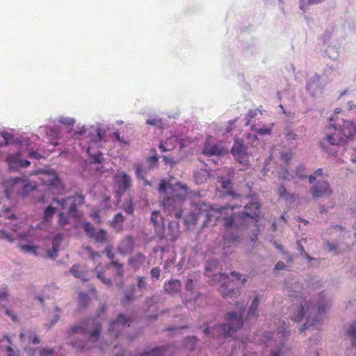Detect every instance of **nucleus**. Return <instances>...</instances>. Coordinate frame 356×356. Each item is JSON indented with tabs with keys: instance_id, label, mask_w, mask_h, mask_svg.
I'll return each mask as SVG.
<instances>
[{
	"instance_id": "20e7f679",
	"label": "nucleus",
	"mask_w": 356,
	"mask_h": 356,
	"mask_svg": "<svg viewBox=\"0 0 356 356\" xmlns=\"http://www.w3.org/2000/svg\"><path fill=\"white\" fill-rule=\"evenodd\" d=\"M236 310L237 311L227 313V316H226L227 323H222L213 327H206L203 332L206 334H211L212 337L217 338H226L233 334L243 326L241 317L244 313V306L237 302L236 303Z\"/></svg>"
},
{
	"instance_id": "e433bc0d",
	"label": "nucleus",
	"mask_w": 356,
	"mask_h": 356,
	"mask_svg": "<svg viewBox=\"0 0 356 356\" xmlns=\"http://www.w3.org/2000/svg\"><path fill=\"white\" fill-rule=\"evenodd\" d=\"M56 212V209L51 206L47 207L44 211L43 219L44 221H49Z\"/></svg>"
},
{
	"instance_id": "1a4fd4ad",
	"label": "nucleus",
	"mask_w": 356,
	"mask_h": 356,
	"mask_svg": "<svg viewBox=\"0 0 356 356\" xmlns=\"http://www.w3.org/2000/svg\"><path fill=\"white\" fill-rule=\"evenodd\" d=\"M54 202L58 203L61 209L67 210L70 214H74L76 212L77 207L83 203L84 197L82 195H74L61 200L54 198Z\"/></svg>"
},
{
	"instance_id": "5fc2aeb1",
	"label": "nucleus",
	"mask_w": 356,
	"mask_h": 356,
	"mask_svg": "<svg viewBox=\"0 0 356 356\" xmlns=\"http://www.w3.org/2000/svg\"><path fill=\"white\" fill-rule=\"evenodd\" d=\"M58 223L60 225H65L68 222L67 217L64 214L63 212H60L58 215Z\"/></svg>"
},
{
	"instance_id": "393cba45",
	"label": "nucleus",
	"mask_w": 356,
	"mask_h": 356,
	"mask_svg": "<svg viewBox=\"0 0 356 356\" xmlns=\"http://www.w3.org/2000/svg\"><path fill=\"white\" fill-rule=\"evenodd\" d=\"M168 346H159L142 353L140 356H162Z\"/></svg>"
},
{
	"instance_id": "7c9ffc66",
	"label": "nucleus",
	"mask_w": 356,
	"mask_h": 356,
	"mask_svg": "<svg viewBox=\"0 0 356 356\" xmlns=\"http://www.w3.org/2000/svg\"><path fill=\"white\" fill-rule=\"evenodd\" d=\"M220 182L221 183V186L224 189H227V193L229 195H232L233 197L236 198L238 197L239 195L236 193H235L232 189L229 188L231 181L229 179H225L224 178H221L220 180Z\"/></svg>"
},
{
	"instance_id": "ddd939ff",
	"label": "nucleus",
	"mask_w": 356,
	"mask_h": 356,
	"mask_svg": "<svg viewBox=\"0 0 356 356\" xmlns=\"http://www.w3.org/2000/svg\"><path fill=\"white\" fill-rule=\"evenodd\" d=\"M228 152L227 149L221 146L220 144L211 145L209 143V139L207 138L205 141L202 154L205 156H223L227 154Z\"/></svg>"
},
{
	"instance_id": "4d7b16f0",
	"label": "nucleus",
	"mask_w": 356,
	"mask_h": 356,
	"mask_svg": "<svg viewBox=\"0 0 356 356\" xmlns=\"http://www.w3.org/2000/svg\"><path fill=\"white\" fill-rule=\"evenodd\" d=\"M281 156L286 161V163H289V162L292 158V153L290 151L282 152L281 153Z\"/></svg>"
},
{
	"instance_id": "f704fd0d",
	"label": "nucleus",
	"mask_w": 356,
	"mask_h": 356,
	"mask_svg": "<svg viewBox=\"0 0 356 356\" xmlns=\"http://www.w3.org/2000/svg\"><path fill=\"white\" fill-rule=\"evenodd\" d=\"M108 266H113L115 269V275L118 277H123L124 270L123 265L116 261H112L109 263Z\"/></svg>"
},
{
	"instance_id": "e2e57ef3",
	"label": "nucleus",
	"mask_w": 356,
	"mask_h": 356,
	"mask_svg": "<svg viewBox=\"0 0 356 356\" xmlns=\"http://www.w3.org/2000/svg\"><path fill=\"white\" fill-rule=\"evenodd\" d=\"M35 188H36V186L31 187L30 186L26 184L24 186L22 191L20 192V194L22 196H25V195H28L29 189L34 190V189H35Z\"/></svg>"
},
{
	"instance_id": "338daca9",
	"label": "nucleus",
	"mask_w": 356,
	"mask_h": 356,
	"mask_svg": "<svg viewBox=\"0 0 356 356\" xmlns=\"http://www.w3.org/2000/svg\"><path fill=\"white\" fill-rule=\"evenodd\" d=\"M194 289V282L193 280L188 279L186 281V290L193 291Z\"/></svg>"
},
{
	"instance_id": "4468645a",
	"label": "nucleus",
	"mask_w": 356,
	"mask_h": 356,
	"mask_svg": "<svg viewBox=\"0 0 356 356\" xmlns=\"http://www.w3.org/2000/svg\"><path fill=\"white\" fill-rule=\"evenodd\" d=\"M151 222L158 237L163 238L165 236V225L163 218L159 211H154L152 213Z\"/></svg>"
},
{
	"instance_id": "2eb2a0df",
	"label": "nucleus",
	"mask_w": 356,
	"mask_h": 356,
	"mask_svg": "<svg viewBox=\"0 0 356 356\" xmlns=\"http://www.w3.org/2000/svg\"><path fill=\"white\" fill-rule=\"evenodd\" d=\"M130 323V318L123 316L122 314H120L118 317L115 321L111 322L109 324L108 331L109 332H115V337L118 338L119 332L126 326H129Z\"/></svg>"
},
{
	"instance_id": "f03ea898",
	"label": "nucleus",
	"mask_w": 356,
	"mask_h": 356,
	"mask_svg": "<svg viewBox=\"0 0 356 356\" xmlns=\"http://www.w3.org/2000/svg\"><path fill=\"white\" fill-rule=\"evenodd\" d=\"M102 332V325L97 321L96 318H88L76 325L72 326L71 330L68 331L70 336L80 334L83 336L89 335L88 341L85 342L81 339H75L71 341L72 347L79 350H88L90 346L88 343H94L97 342L99 335Z\"/></svg>"
},
{
	"instance_id": "49530a36",
	"label": "nucleus",
	"mask_w": 356,
	"mask_h": 356,
	"mask_svg": "<svg viewBox=\"0 0 356 356\" xmlns=\"http://www.w3.org/2000/svg\"><path fill=\"white\" fill-rule=\"evenodd\" d=\"M134 293H136V289L134 286H131V288L127 290V292H126V295H124V300L127 302L132 300L133 298H134Z\"/></svg>"
},
{
	"instance_id": "bb28decb",
	"label": "nucleus",
	"mask_w": 356,
	"mask_h": 356,
	"mask_svg": "<svg viewBox=\"0 0 356 356\" xmlns=\"http://www.w3.org/2000/svg\"><path fill=\"white\" fill-rule=\"evenodd\" d=\"M91 238H94L97 243H100L109 242L107 232L104 229L96 230Z\"/></svg>"
},
{
	"instance_id": "412c9836",
	"label": "nucleus",
	"mask_w": 356,
	"mask_h": 356,
	"mask_svg": "<svg viewBox=\"0 0 356 356\" xmlns=\"http://www.w3.org/2000/svg\"><path fill=\"white\" fill-rule=\"evenodd\" d=\"M124 218L122 213H117L111 221V226L116 231L120 232L123 228Z\"/></svg>"
},
{
	"instance_id": "f257e3e1",
	"label": "nucleus",
	"mask_w": 356,
	"mask_h": 356,
	"mask_svg": "<svg viewBox=\"0 0 356 356\" xmlns=\"http://www.w3.org/2000/svg\"><path fill=\"white\" fill-rule=\"evenodd\" d=\"M261 205L257 201H253L245 206V211L238 214L233 213L235 207L226 205L219 208H214L204 202H200L186 216L185 223L188 228L197 224L199 220L202 221V225L206 226L212 219L224 220V227L227 230H238L248 225L252 220L254 222L259 218Z\"/></svg>"
},
{
	"instance_id": "f8f14e48",
	"label": "nucleus",
	"mask_w": 356,
	"mask_h": 356,
	"mask_svg": "<svg viewBox=\"0 0 356 356\" xmlns=\"http://www.w3.org/2000/svg\"><path fill=\"white\" fill-rule=\"evenodd\" d=\"M310 192L313 197L318 198L329 196L332 193L330 184L327 181H318L310 188Z\"/></svg>"
},
{
	"instance_id": "3c124183",
	"label": "nucleus",
	"mask_w": 356,
	"mask_h": 356,
	"mask_svg": "<svg viewBox=\"0 0 356 356\" xmlns=\"http://www.w3.org/2000/svg\"><path fill=\"white\" fill-rule=\"evenodd\" d=\"M146 172L143 167L140 165H138L136 169V174L138 178L144 179Z\"/></svg>"
},
{
	"instance_id": "8fccbe9b",
	"label": "nucleus",
	"mask_w": 356,
	"mask_h": 356,
	"mask_svg": "<svg viewBox=\"0 0 356 356\" xmlns=\"http://www.w3.org/2000/svg\"><path fill=\"white\" fill-rule=\"evenodd\" d=\"M323 169L319 168L315 171L314 175H311L309 177V181L310 184H312L316 180V179L318 177H323Z\"/></svg>"
},
{
	"instance_id": "680f3d73",
	"label": "nucleus",
	"mask_w": 356,
	"mask_h": 356,
	"mask_svg": "<svg viewBox=\"0 0 356 356\" xmlns=\"http://www.w3.org/2000/svg\"><path fill=\"white\" fill-rule=\"evenodd\" d=\"M305 171V167L302 165H300L296 170V175L300 178H306L307 176L303 175Z\"/></svg>"
},
{
	"instance_id": "864d4df0",
	"label": "nucleus",
	"mask_w": 356,
	"mask_h": 356,
	"mask_svg": "<svg viewBox=\"0 0 356 356\" xmlns=\"http://www.w3.org/2000/svg\"><path fill=\"white\" fill-rule=\"evenodd\" d=\"M159 160V157L156 155H152L147 158V162L149 163V165L151 168H153L156 165Z\"/></svg>"
},
{
	"instance_id": "69168bd1",
	"label": "nucleus",
	"mask_w": 356,
	"mask_h": 356,
	"mask_svg": "<svg viewBox=\"0 0 356 356\" xmlns=\"http://www.w3.org/2000/svg\"><path fill=\"white\" fill-rule=\"evenodd\" d=\"M161 275V270L158 267H155L151 270V276L156 279H159V276Z\"/></svg>"
},
{
	"instance_id": "9d476101",
	"label": "nucleus",
	"mask_w": 356,
	"mask_h": 356,
	"mask_svg": "<svg viewBox=\"0 0 356 356\" xmlns=\"http://www.w3.org/2000/svg\"><path fill=\"white\" fill-rule=\"evenodd\" d=\"M231 152L240 163L244 165L248 164L247 149L243 139H235Z\"/></svg>"
},
{
	"instance_id": "4be33fe9",
	"label": "nucleus",
	"mask_w": 356,
	"mask_h": 356,
	"mask_svg": "<svg viewBox=\"0 0 356 356\" xmlns=\"http://www.w3.org/2000/svg\"><path fill=\"white\" fill-rule=\"evenodd\" d=\"M119 177L120 178V181H118V187L120 190L124 192L131 186V177L124 172L120 174Z\"/></svg>"
},
{
	"instance_id": "de8ad7c7",
	"label": "nucleus",
	"mask_w": 356,
	"mask_h": 356,
	"mask_svg": "<svg viewBox=\"0 0 356 356\" xmlns=\"http://www.w3.org/2000/svg\"><path fill=\"white\" fill-rule=\"evenodd\" d=\"M147 124L160 127L162 126V121L161 119H158L156 118H150L147 120Z\"/></svg>"
},
{
	"instance_id": "0eeeda50",
	"label": "nucleus",
	"mask_w": 356,
	"mask_h": 356,
	"mask_svg": "<svg viewBox=\"0 0 356 356\" xmlns=\"http://www.w3.org/2000/svg\"><path fill=\"white\" fill-rule=\"evenodd\" d=\"M167 190L170 194L173 195L183 203H184L186 197L191 193L190 188L185 184L177 182L173 187L171 185L168 186L165 180H161L159 186V193L163 195Z\"/></svg>"
},
{
	"instance_id": "c03bdc74",
	"label": "nucleus",
	"mask_w": 356,
	"mask_h": 356,
	"mask_svg": "<svg viewBox=\"0 0 356 356\" xmlns=\"http://www.w3.org/2000/svg\"><path fill=\"white\" fill-rule=\"evenodd\" d=\"M26 179H22L20 177L10 178L6 181V184L9 186H15L19 183L25 182Z\"/></svg>"
},
{
	"instance_id": "aec40b11",
	"label": "nucleus",
	"mask_w": 356,
	"mask_h": 356,
	"mask_svg": "<svg viewBox=\"0 0 356 356\" xmlns=\"http://www.w3.org/2000/svg\"><path fill=\"white\" fill-rule=\"evenodd\" d=\"M6 161L10 169L13 170H19L21 165V154H9Z\"/></svg>"
},
{
	"instance_id": "dca6fc26",
	"label": "nucleus",
	"mask_w": 356,
	"mask_h": 356,
	"mask_svg": "<svg viewBox=\"0 0 356 356\" xmlns=\"http://www.w3.org/2000/svg\"><path fill=\"white\" fill-rule=\"evenodd\" d=\"M180 236L179 225L177 222L172 221L168 223V229H165V236L167 240L175 241Z\"/></svg>"
},
{
	"instance_id": "6e6d98bb",
	"label": "nucleus",
	"mask_w": 356,
	"mask_h": 356,
	"mask_svg": "<svg viewBox=\"0 0 356 356\" xmlns=\"http://www.w3.org/2000/svg\"><path fill=\"white\" fill-rule=\"evenodd\" d=\"M63 240V234L58 233L56 235L52 241V245H59Z\"/></svg>"
},
{
	"instance_id": "423d86ee",
	"label": "nucleus",
	"mask_w": 356,
	"mask_h": 356,
	"mask_svg": "<svg viewBox=\"0 0 356 356\" xmlns=\"http://www.w3.org/2000/svg\"><path fill=\"white\" fill-rule=\"evenodd\" d=\"M218 266V262L216 260H211L206 265L204 275L212 280V282H222L220 286V293L223 298H234L238 296L239 290L232 284V282L228 281V275L223 273H214Z\"/></svg>"
},
{
	"instance_id": "9b49d317",
	"label": "nucleus",
	"mask_w": 356,
	"mask_h": 356,
	"mask_svg": "<svg viewBox=\"0 0 356 356\" xmlns=\"http://www.w3.org/2000/svg\"><path fill=\"white\" fill-rule=\"evenodd\" d=\"M39 179L43 186H48L51 189L63 188V184L55 171L50 170L41 173Z\"/></svg>"
},
{
	"instance_id": "c9c22d12",
	"label": "nucleus",
	"mask_w": 356,
	"mask_h": 356,
	"mask_svg": "<svg viewBox=\"0 0 356 356\" xmlns=\"http://www.w3.org/2000/svg\"><path fill=\"white\" fill-rule=\"evenodd\" d=\"M273 124L270 126H263L261 128L257 129L254 125L252 127V130L255 131L259 135H266V134H270L272 130Z\"/></svg>"
},
{
	"instance_id": "5701e85b",
	"label": "nucleus",
	"mask_w": 356,
	"mask_h": 356,
	"mask_svg": "<svg viewBox=\"0 0 356 356\" xmlns=\"http://www.w3.org/2000/svg\"><path fill=\"white\" fill-rule=\"evenodd\" d=\"M177 141V137H171L166 140L165 142H161L159 144V148L161 150V152H168L171 151L174 149L175 146L173 143Z\"/></svg>"
},
{
	"instance_id": "0e129e2a",
	"label": "nucleus",
	"mask_w": 356,
	"mask_h": 356,
	"mask_svg": "<svg viewBox=\"0 0 356 356\" xmlns=\"http://www.w3.org/2000/svg\"><path fill=\"white\" fill-rule=\"evenodd\" d=\"M8 298V289L3 287L0 289V300H5Z\"/></svg>"
},
{
	"instance_id": "052dcab7",
	"label": "nucleus",
	"mask_w": 356,
	"mask_h": 356,
	"mask_svg": "<svg viewBox=\"0 0 356 356\" xmlns=\"http://www.w3.org/2000/svg\"><path fill=\"white\" fill-rule=\"evenodd\" d=\"M137 280H138V282H137V287L140 289H145V286H147V284L145 283V278L144 277H138Z\"/></svg>"
},
{
	"instance_id": "72a5a7b5",
	"label": "nucleus",
	"mask_w": 356,
	"mask_h": 356,
	"mask_svg": "<svg viewBox=\"0 0 356 356\" xmlns=\"http://www.w3.org/2000/svg\"><path fill=\"white\" fill-rule=\"evenodd\" d=\"M289 353V350L281 345L277 349L271 350V354L268 356H286Z\"/></svg>"
},
{
	"instance_id": "37998d69",
	"label": "nucleus",
	"mask_w": 356,
	"mask_h": 356,
	"mask_svg": "<svg viewBox=\"0 0 356 356\" xmlns=\"http://www.w3.org/2000/svg\"><path fill=\"white\" fill-rule=\"evenodd\" d=\"M185 341L186 348H187V349L190 350L194 349V346H195V343L197 342V338L195 337H187Z\"/></svg>"
},
{
	"instance_id": "b1692460",
	"label": "nucleus",
	"mask_w": 356,
	"mask_h": 356,
	"mask_svg": "<svg viewBox=\"0 0 356 356\" xmlns=\"http://www.w3.org/2000/svg\"><path fill=\"white\" fill-rule=\"evenodd\" d=\"M70 273H71L72 275L81 279L83 281L88 280V277L85 275L84 270H83L79 265L72 266L71 269H70Z\"/></svg>"
},
{
	"instance_id": "13d9d810",
	"label": "nucleus",
	"mask_w": 356,
	"mask_h": 356,
	"mask_svg": "<svg viewBox=\"0 0 356 356\" xmlns=\"http://www.w3.org/2000/svg\"><path fill=\"white\" fill-rule=\"evenodd\" d=\"M6 315L12 319V321L16 323L17 322V316L13 311L10 310L8 309H6Z\"/></svg>"
},
{
	"instance_id": "a18cd8bd",
	"label": "nucleus",
	"mask_w": 356,
	"mask_h": 356,
	"mask_svg": "<svg viewBox=\"0 0 356 356\" xmlns=\"http://www.w3.org/2000/svg\"><path fill=\"white\" fill-rule=\"evenodd\" d=\"M277 194L280 197L287 198L288 197H293V195L287 192L286 188L282 185L279 187Z\"/></svg>"
},
{
	"instance_id": "58836bf2",
	"label": "nucleus",
	"mask_w": 356,
	"mask_h": 356,
	"mask_svg": "<svg viewBox=\"0 0 356 356\" xmlns=\"http://www.w3.org/2000/svg\"><path fill=\"white\" fill-rule=\"evenodd\" d=\"M87 152L90 156L93 159L94 163H101L103 161L102 153L97 152V153L92 154H90V147H88Z\"/></svg>"
},
{
	"instance_id": "a19ab883",
	"label": "nucleus",
	"mask_w": 356,
	"mask_h": 356,
	"mask_svg": "<svg viewBox=\"0 0 356 356\" xmlns=\"http://www.w3.org/2000/svg\"><path fill=\"white\" fill-rule=\"evenodd\" d=\"M35 352H38V355L40 356H51L54 354V349L53 348H38L33 350V353Z\"/></svg>"
},
{
	"instance_id": "ea45409f",
	"label": "nucleus",
	"mask_w": 356,
	"mask_h": 356,
	"mask_svg": "<svg viewBox=\"0 0 356 356\" xmlns=\"http://www.w3.org/2000/svg\"><path fill=\"white\" fill-rule=\"evenodd\" d=\"M78 302H79L81 307H86L89 303V296L85 293H79V296H78Z\"/></svg>"
},
{
	"instance_id": "7ed1b4c3",
	"label": "nucleus",
	"mask_w": 356,
	"mask_h": 356,
	"mask_svg": "<svg viewBox=\"0 0 356 356\" xmlns=\"http://www.w3.org/2000/svg\"><path fill=\"white\" fill-rule=\"evenodd\" d=\"M293 298V305L298 306L296 313L292 314L291 320L293 322H300L306 317V323L300 328V331L304 332L309 327L314 325L315 320H311L309 315L312 312H316L317 315H321L323 313L324 310L328 307L327 304L323 302V300L318 301L316 305L311 304L305 298H302L298 295H291Z\"/></svg>"
},
{
	"instance_id": "473e14b6",
	"label": "nucleus",
	"mask_w": 356,
	"mask_h": 356,
	"mask_svg": "<svg viewBox=\"0 0 356 356\" xmlns=\"http://www.w3.org/2000/svg\"><path fill=\"white\" fill-rule=\"evenodd\" d=\"M348 336L353 339V346L356 348V321L350 324L348 330Z\"/></svg>"
},
{
	"instance_id": "f3484780",
	"label": "nucleus",
	"mask_w": 356,
	"mask_h": 356,
	"mask_svg": "<svg viewBox=\"0 0 356 356\" xmlns=\"http://www.w3.org/2000/svg\"><path fill=\"white\" fill-rule=\"evenodd\" d=\"M19 339L21 342H27L28 344L38 345L40 342L39 337L31 330L22 331L19 334Z\"/></svg>"
},
{
	"instance_id": "bf43d9fd",
	"label": "nucleus",
	"mask_w": 356,
	"mask_h": 356,
	"mask_svg": "<svg viewBox=\"0 0 356 356\" xmlns=\"http://www.w3.org/2000/svg\"><path fill=\"white\" fill-rule=\"evenodd\" d=\"M60 122L65 125L72 126L74 124V120L70 118H62Z\"/></svg>"
},
{
	"instance_id": "6e6552de",
	"label": "nucleus",
	"mask_w": 356,
	"mask_h": 356,
	"mask_svg": "<svg viewBox=\"0 0 356 356\" xmlns=\"http://www.w3.org/2000/svg\"><path fill=\"white\" fill-rule=\"evenodd\" d=\"M162 199V205L168 213L177 218H180L183 214V204L179 199L169 193L167 190Z\"/></svg>"
},
{
	"instance_id": "c85d7f7f",
	"label": "nucleus",
	"mask_w": 356,
	"mask_h": 356,
	"mask_svg": "<svg viewBox=\"0 0 356 356\" xmlns=\"http://www.w3.org/2000/svg\"><path fill=\"white\" fill-rule=\"evenodd\" d=\"M145 257L141 254H138L135 257H132L128 259V264L134 266L135 268H138L139 266L144 262Z\"/></svg>"
},
{
	"instance_id": "79ce46f5",
	"label": "nucleus",
	"mask_w": 356,
	"mask_h": 356,
	"mask_svg": "<svg viewBox=\"0 0 356 356\" xmlns=\"http://www.w3.org/2000/svg\"><path fill=\"white\" fill-rule=\"evenodd\" d=\"M1 137L3 138V142L0 143V147L6 146L10 140H12L13 136L7 131H3L1 133Z\"/></svg>"
},
{
	"instance_id": "774afa93",
	"label": "nucleus",
	"mask_w": 356,
	"mask_h": 356,
	"mask_svg": "<svg viewBox=\"0 0 356 356\" xmlns=\"http://www.w3.org/2000/svg\"><path fill=\"white\" fill-rule=\"evenodd\" d=\"M96 134L99 140H102L105 136V131L100 128L96 129Z\"/></svg>"
},
{
	"instance_id": "cd10ccee",
	"label": "nucleus",
	"mask_w": 356,
	"mask_h": 356,
	"mask_svg": "<svg viewBox=\"0 0 356 356\" xmlns=\"http://www.w3.org/2000/svg\"><path fill=\"white\" fill-rule=\"evenodd\" d=\"M274 336H276V337L280 336L281 337L285 338L286 336V332L283 328H279V331H277V332H276L275 334L266 332V334H265V339H265V341H264V342L268 343V345H267V346H270V343H272L270 339H273Z\"/></svg>"
},
{
	"instance_id": "603ef678",
	"label": "nucleus",
	"mask_w": 356,
	"mask_h": 356,
	"mask_svg": "<svg viewBox=\"0 0 356 356\" xmlns=\"http://www.w3.org/2000/svg\"><path fill=\"white\" fill-rule=\"evenodd\" d=\"M97 277H98V279H99V280H101V282H102L103 284H106V286H111V282L110 281L109 278L104 277L103 273H99L97 274Z\"/></svg>"
},
{
	"instance_id": "39448f33",
	"label": "nucleus",
	"mask_w": 356,
	"mask_h": 356,
	"mask_svg": "<svg viewBox=\"0 0 356 356\" xmlns=\"http://www.w3.org/2000/svg\"><path fill=\"white\" fill-rule=\"evenodd\" d=\"M342 124L339 122L335 125H330L329 132L323 138V145L327 143L332 146L344 145L347 141L356 134V125L353 121L341 120Z\"/></svg>"
},
{
	"instance_id": "a878e982",
	"label": "nucleus",
	"mask_w": 356,
	"mask_h": 356,
	"mask_svg": "<svg viewBox=\"0 0 356 356\" xmlns=\"http://www.w3.org/2000/svg\"><path fill=\"white\" fill-rule=\"evenodd\" d=\"M193 178L197 184H202L208 179L209 173L204 170H201L194 172Z\"/></svg>"
},
{
	"instance_id": "6ab92c4d",
	"label": "nucleus",
	"mask_w": 356,
	"mask_h": 356,
	"mask_svg": "<svg viewBox=\"0 0 356 356\" xmlns=\"http://www.w3.org/2000/svg\"><path fill=\"white\" fill-rule=\"evenodd\" d=\"M320 81L321 76L316 74L307 82L306 88L312 95H314L316 90L320 88Z\"/></svg>"
},
{
	"instance_id": "4c0bfd02",
	"label": "nucleus",
	"mask_w": 356,
	"mask_h": 356,
	"mask_svg": "<svg viewBox=\"0 0 356 356\" xmlns=\"http://www.w3.org/2000/svg\"><path fill=\"white\" fill-rule=\"evenodd\" d=\"M83 228L86 233V234L89 237H92L95 234L96 229L93 227V225L89 222H83Z\"/></svg>"
},
{
	"instance_id": "a211bd4d",
	"label": "nucleus",
	"mask_w": 356,
	"mask_h": 356,
	"mask_svg": "<svg viewBox=\"0 0 356 356\" xmlns=\"http://www.w3.org/2000/svg\"><path fill=\"white\" fill-rule=\"evenodd\" d=\"M165 293L168 294H177L181 289V283L177 280H171L168 282L165 283Z\"/></svg>"
},
{
	"instance_id": "c756f323",
	"label": "nucleus",
	"mask_w": 356,
	"mask_h": 356,
	"mask_svg": "<svg viewBox=\"0 0 356 356\" xmlns=\"http://www.w3.org/2000/svg\"><path fill=\"white\" fill-rule=\"evenodd\" d=\"M42 246H19V251L24 254H33L35 256L39 255L40 250Z\"/></svg>"
},
{
	"instance_id": "09e8293b",
	"label": "nucleus",
	"mask_w": 356,
	"mask_h": 356,
	"mask_svg": "<svg viewBox=\"0 0 356 356\" xmlns=\"http://www.w3.org/2000/svg\"><path fill=\"white\" fill-rule=\"evenodd\" d=\"M58 246H52L51 250H47V258L54 259L56 257V254H58Z\"/></svg>"
},
{
	"instance_id": "2f4dec72",
	"label": "nucleus",
	"mask_w": 356,
	"mask_h": 356,
	"mask_svg": "<svg viewBox=\"0 0 356 356\" xmlns=\"http://www.w3.org/2000/svg\"><path fill=\"white\" fill-rule=\"evenodd\" d=\"M259 304V300L258 299V297H254V300H252V303H251V306H250V308H248V317H257V309L258 308Z\"/></svg>"
}]
</instances>
